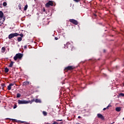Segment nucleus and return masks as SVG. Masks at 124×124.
<instances>
[{"label":"nucleus","mask_w":124,"mask_h":124,"mask_svg":"<svg viewBox=\"0 0 124 124\" xmlns=\"http://www.w3.org/2000/svg\"><path fill=\"white\" fill-rule=\"evenodd\" d=\"M22 58H23V54L21 53H17L14 56V60H15V61H17L18 59H22Z\"/></svg>","instance_id":"1"},{"label":"nucleus","mask_w":124,"mask_h":124,"mask_svg":"<svg viewBox=\"0 0 124 124\" xmlns=\"http://www.w3.org/2000/svg\"><path fill=\"white\" fill-rule=\"evenodd\" d=\"M19 36V34L18 33H11L8 36L9 39H12V38H13V37H15V36Z\"/></svg>","instance_id":"2"},{"label":"nucleus","mask_w":124,"mask_h":124,"mask_svg":"<svg viewBox=\"0 0 124 124\" xmlns=\"http://www.w3.org/2000/svg\"><path fill=\"white\" fill-rule=\"evenodd\" d=\"M54 5V3H53V1L49 0L46 4V7H50V6H53Z\"/></svg>","instance_id":"3"},{"label":"nucleus","mask_w":124,"mask_h":124,"mask_svg":"<svg viewBox=\"0 0 124 124\" xmlns=\"http://www.w3.org/2000/svg\"><path fill=\"white\" fill-rule=\"evenodd\" d=\"M31 102L30 101H26V100H18V104H28V103H30Z\"/></svg>","instance_id":"4"},{"label":"nucleus","mask_w":124,"mask_h":124,"mask_svg":"<svg viewBox=\"0 0 124 124\" xmlns=\"http://www.w3.org/2000/svg\"><path fill=\"white\" fill-rule=\"evenodd\" d=\"M69 22H70L71 23H72V24H73L74 25H78V21H77V20L75 19H70Z\"/></svg>","instance_id":"5"},{"label":"nucleus","mask_w":124,"mask_h":124,"mask_svg":"<svg viewBox=\"0 0 124 124\" xmlns=\"http://www.w3.org/2000/svg\"><path fill=\"white\" fill-rule=\"evenodd\" d=\"M72 69H74V67L72 66H68L65 68V70L66 71H68V70H72Z\"/></svg>","instance_id":"6"},{"label":"nucleus","mask_w":124,"mask_h":124,"mask_svg":"<svg viewBox=\"0 0 124 124\" xmlns=\"http://www.w3.org/2000/svg\"><path fill=\"white\" fill-rule=\"evenodd\" d=\"M97 116V117L99 118V119L104 120V117L103 116V115H102V114L98 113Z\"/></svg>","instance_id":"7"},{"label":"nucleus","mask_w":124,"mask_h":124,"mask_svg":"<svg viewBox=\"0 0 124 124\" xmlns=\"http://www.w3.org/2000/svg\"><path fill=\"white\" fill-rule=\"evenodd\" d=\"M14 85H15V83H10L9 85L8 86L7 89L8 91H10V90H11V87H12V86H14Z\"/></svg>","instance_id":"8"},{"label":"nucleus","mask_w":124,"mask_h":124,"mask_svg":"<svg viewBox=\"0 0 124 124\" xmlns=\"http://www.w3.org/2000/svg\"><path fill=\"white\" fill-rule=\"evenodd\" d=\"M13 121H14V122H15V123H20L21 124H24V122L23 121H19V120H17L16 119H12Z\"/></svg>","instance_id":"9"},{"label":"nucleus","mask_w":124,"mask_h":124,"mask_svg":"<svg viewBox=\"0 0 124 124\" xmlns=\"http://www.w3.org/2000/svg\"><path fill=\"white\" fill-rule=\"evenodd\" d=\"M35 102L36 103H41V100L38 99H36L35 100Z\"/></svg>","instance_id":"10"},{"label":"nucleus","mask_w":124,"mask_h":124,"mask_svg":"<svg viewBox=\"0 0 124 124\" xmlns=\"http://www.w3.org/2000/svg\"><path fill=\"white\" fill-rule=\"evenodd\" d=\"M121 107H117L115 108V110L117 112H120V111H121Z\"/></svg>","instance_id":"11"},{"label":"nucleus","mask_w":124,"mask_h":124,"mask_svg":"<svg viewBox=\"0 0 124 124\" xmlns=\"http://www.w3.org/2000/svg\"><path fill=\"white\" fill-rule=\"evenodd\" d=\"M13 63H14V62L12 61H11V62L9 65V67H12V66H13Z\"/></svg>","instance_id":"12"},{"label":"nucleus","mask_w":124,"mask_h":124,"mask_svg":"<svg viewBox=\"0 0 124 124\" xmlns=\"http://www.w3.org/2000/svg\"><path fill=\"white\" fill-rule=\"evenodd\" d=\"M2 53H4L5 52V47H2L1 48Z\"/></svg>","instance_id":"13"},{"label":"nucleus","mask_w":124,"mask_h":124,"mask_svg":"<svg viewBox=\"0 0 124 124\" xmlns=\"http://www.w3.org/2000/svg\"><path fill=\"white\" fill-rule=\"evenodd\" d=\"M5 73H7L8 71H9V69H8L7 67L5 68Z\"/></svg>","instance_id":"14"},{"label":"nucleus","mask_w":124,"mask_h":124,"mask_svg":"<svg viewBox=\"0 0 124 124\" xmlns=\"http://www.w3.org/2000/svg\"><path fill=\"white\" fill-rule=\"evenodd\" d=\"M29 84H30V82L28 81H25L23 82V85H29Z\"/></svg>","instance_id":"15"},{"label":"nucleus","mask_w":124,"mask_h":124,"mask_svg":"<svg viewBox=\"0 0 124 124\" xmlns=\"http://www.w3.org/2000/svg\"><path fill=\"white\" fill-rule=\"evenodd\" d=\"M47 114L48 113L46 111H43V115H44V116H47Z\"/></svg>","instance_id":"16"},{"label":"nucleus","mask_w":124,"mask_h":124,"mask_svg":"<svg viewBox=\"0 0 124 124\" xmlns=\"http://www.w3.org/2000/svg\"><path fill=\"white\" fill-rule=\"evenodd\" d=\"M3 16V13L1 11H0V18H2Z\"/></svg>","instance_id":"17"},{"label":"nucleus","mask_w":124,"mask_h":124,"mask_svg":"<svg viewBox=\"0 0 124 124\" xmlns=\"http://www.w3.org/2000/svg\"><path fill=\"white\" fill-rule=\"evenodd\" d=\"M68 44H69V43H67L66 45H65V46H64L65 49L68 48Z\"/></svg>","instance_id":"18"},{"label":"nucleus","mask_w":124,"mask_h":124,"mask_svg":"<svg viewBox=\"0 0 124 124\" xmlns=\"http://www.w3.org/2000/svg\"><path fill=\"white\" fill-rule=\"evenodd\" d=\"M18 8L20 10H22V5L20 3L18 4Z\"/></svg>","instance_id":"19"},{"label":"nucleus","mask_w":124,"mask_h":124,"mask_svg":"<svg viewBox=\"0 0 124 124\" xmlns=\"http://www.w3.org/2000/svg\"><path fill=\"white\" fill-rule=\"evenodd\" d=\"M28 9V5H26L24 7V11H26Z\"/></svg>","instance_id":"20"},{"label":"nucleus","mask_w":124,"mask_h":124,"mask_svg":"<svg viewBox=\"0 0 124 124\" xmlns=\"http://www.w3.org/2000/svg\"><path fill=\"white\" fill-rule=\"evenodd\" d=\"M17 41H18V42H20V41H22V37H18L17 38Z\"/></svg>","instance_id":"21"},{"label":"nucleus","mask_w":124,"mask_h":124,"mask_svg":"<svg viewBox=\"0 0 124 124\" xmlns=\"http://www.w3.org/2000/svg\"><path fill=\"white\" fill-rule=\"evenodd\" d=\"M3 6H6V5H7V3H6V2H4L3 3Z\"/></svg>","instance_id":"22"},{"label":"nucleus","mask_w":124,"mask_h":124,"mask_svg":"<svg viewBox=\"0 0 124 124\" xmlns=\"http://www.w3.org/2000/svg\"><path fill=\"white\" fill-rule=\"evenodd\" d=\"M111 107H112V105H111L110 104H109L108 106L107 107V109H109V108Z\"/></svg>","instance_id":"23"},{"label":"nucleus","mask_w":124,"mask_h":124,"mask_svg":"<svg viewBox=\"0 0 124 124\" xmlns=\"http://www.w3.org/2000/svg\"><path fill=\"white\" fill-rule=\"evenodd\" d=\"M21 97V94L17 93L16 95V97Z\"/></svg>","instance_id":"24"},{"label":"nucleus","mask_w":124,"mask_h":124,"mask_svg":"<svg viewBox=\"0 0 124 124\" xmlns=\"http://www.w3.org/2000/svg\"><path fill=\"white\" fill-rule=\"evenodd\" d=\"M119 95H121V96H124V93H120L119 94Z\"/></svg>","instance_id":"25"},{"label":"nucleus","mask_w":124,"mask_h":124,"mask_svg":"<svg viewBox=\"0 0 124 124\" xmlns=\"http://www.w3.org/2000/svg\"><path fill=\"white\" fill-rule=\"evenodd\" d=\"M81 0H74V1H75L76 2H79Z\"/></svg>","instance_id":"26"},{"label":"nucleus","mask_w":124,"mask_h":124,"mask_svg":"<svg viewBox=\"0 0 124 124\" xmlns=\"http://www.w3.org/2000/svg\"><path fill=\"white\" fill-rule=\"evenodd\" d=\"M16 108H17V105H16L14 106V109H16Z\"/></svg>","instance_id":"27"},{"label":"nucleus","mask_w":124,"mask_h":124,"mask_svg":"<svg viewBox=\"0 0 124 124\" xmlns=\"http://www.w3.org/2000/svg\"><path fill=\"white\" fill-rule=\"evenodd\" d=\"M52 124H59V123H58V122H54V123Z\"/></svg>","instance_id":"28"},{"label":"nucleus","mask_w":124,"mask_h":124,"mask_svg":"<svg viewBox=\"0 0 124 124\" xmlns=\"http://www.w3.org/2000/svg\"><path fill=\"white\" fill-rule=\"evenodd\" d=\"M3 24V22H1V21H0V26H1Z\"/></svg>","instance_id":"29"},{"label":"nucleus","mask_w":124,"mask_h":124,"mask_svg":"<svg viewBox=\"0 0 124 124\" xmlns=\"http://www.w3.org/2000/svg\"><path fill=\"white\" fill-rule=\"evenodd\" d=\"M19 35H20V36H21V37H23V34L21 33L20 34H19Z\"/></svg>","instance_id":"30"},{"label":"nucleus","mask_w":124,"mask_h":124,"mask_svg":"<svg viewBox=\"0 0 124 124\" xmlns=\"http://www.w3.org/2000/svg\"><path fill=\"white\" fill-rule=\"evenodd\" d=\"M62 120H58L57 122H62Z\"/></svg>","instance_id":"31"},{"label":"nucleus","mask_w":124,"mask_h":124,"mask_svg":"<svg viewBox=\"0 0 124 124\" xmlns=\"http://www.w3.org/2000/svg\"><path fill=\"white\" fill-rule=\"evenodd\" d=\"M106 109H107V108H103V111H105V110H106Z\"/></svg>","instance_id":"32"},{"label":"nucleus","mask_w":124,"mask_h":124,"mask_svg":"<svg viewBox=\"0 0 124 124\" xmlns=\"http://www.w3.org/2000/svg\"><path fill=\"white\" fill-rule=\"evenodd\" d=\"M55 40H58V39H59V38L58 37H56L55 38Z\"/></svg>","instance_id":"33"},{"label":"nucleus","mask_w":124,"mask_h":124,"mask_svg":"<svg viewBox=\"0 0 124 124\" xmlns=\"http://www.w3.org/2000/svg\"><path fill=\"white\" fill-rule=\"evenodd\" d=\"M43 11L44 12H45V11H46L45 8H44V9H43Z\"/></svg>","instance_id":"34"},{"label":"nucleus","mask_w":124,"mask_h":124,"mask_svg":"<svg viewBox=\"0 0 124 124\" xmlns=\"http://www.w3.org/2000/svg\"><path fill=\"white\" fill-rule=\"evenodd\" d=\"M78 119H81V116H78Z\"/></svg>","instance_id":"35"},{"label":"nucleus","mask_w":124,"mask_h":124,"mask_svg":"<svg viewBox=\"0 0 124 124\" xmlns=\"http://www.w3.org/2000/svg\"><path fill=\"white\" fill-rule=\"evenodd\" d=\"M24 48L26 49V48H27V46H24Z\"/></svg>","instance_id":"36"},{"label":"nucleus","mask_w":124,"mask_h":124,"mask_svg":"<svg viewBox=\"0 0 124 124\" xmlns=\"http://www.w3.org/2000/svg\"><path fill=\"white\" fill-rule=\"evenodd\" d=\"M94 16H96V15L94 14Z\"/></svg>","instance_id":"37"},{"label":"nucleus","mask_w":124,"mask_h":124,"mask_svg":"<svg viewBox=\"0 0 124 124\" xmlns=\"http://www.w3.org/2000/svg\"><path fill=\"white\" fill-rule=\"evenodd\" d=\"M114 123H115V122H113V123H111V124H114Z\"/></svg>","instance_id":"38"},{"label":"nucleus","mask_w":124,"mask_h":124,"mask_svg":"<svg viewBox=\"0 0 124 124\" xmlns=\"http://www.w3.org/2000/svg\"><path fill=\"white\" fill-rule=\"evenodd\" d=\"M31 102H33V100H32Z\"/></svg>","instance_id":"39"},{"label":"nucleus","mask_w":124,"mask_h":124,"mask_svg":"<svg viewBox=\"0 0 124 124\" xmlns=\"http://www.w3.org/2000/svg\"><path fill=\"white\" fill-rule=\"evenodd\" d=\"M104 52H105V50H104Z\"/></svg>","instance_id":"40"},{"label":"nucleus","mask_w":124,"mask_h":124,"mask_svg":"<svg viewBox=\"0 0 124 124\" xmlns=\"http://www.w3.org/2000/svg\"><path fill=\"white\" fill-rule=\"evenodd\" d=\"M123 86H124V82L123 83Z\"/></svg>","instance_id":"41"},{"label":"nucleus","mask_w":124,"mask_h":124,"mask_svg":"<svg viewBox=\"0 0 124 124\" xmlns=\"http://www.w3.org/2000/svg\"><path fill=\"white\" fill-rule=\"evenodd\" d=\"M0 102H1V101H0Z\"/></svg>","instance_id":"42"},{"label":"nucleus","mask_w":124,"mask_h":124,"mask_svg":"<svg viewBox=\"0 0 124 124\" xmlns=\"http://www.w3.org/2000/svg\"><path fill=\"white\" fill-rule=\"evenodd\" d=\"M7 120H8V118H7Z\"/></svg>","instance_id":"43"}]
</instances>
